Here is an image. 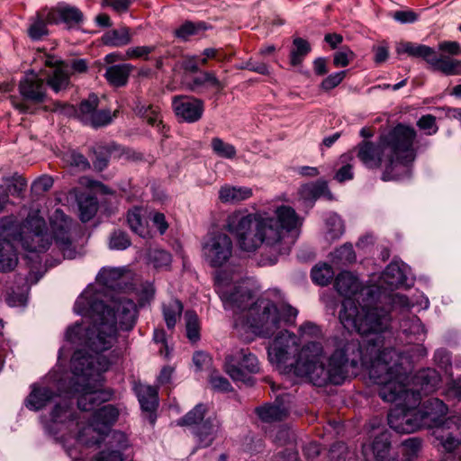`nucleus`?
Returning <instances> with one entry per match:
<instances>
[{"label":"nucleus","instance_id":"47","mask_svg":"<svg viewBox=\"0 0 461 461\" xmlns=\"http://www.w3.org/2000/svg\"><path fill=\"white\" fill-rule=\"evenodd\" d=\"M63 148H66L67 150L61 152V159L67 166L75 167L80 170L89 167L87 159L82 154L69 149L68 146H63Z\"/></svg>","mask_w":461,"mask_h":461},{"label":"nucleus","instance_id":"20","mask_svg":"<svg viewBox=\"0 0 461 461\" xmlns=\"http://www.w3.org/2000/svg\"><path fill=\"white\" fill-rule=\"evenodd\" d=\"M133 113L145 120L147 123L157 129V131L163 137L168 138L169 126L164 123L161 119V113L158 106L147 104L140 97H136L131 106Z\"/></svg>","mask_w":461,"mask_h":461},{"label":"nucleus","instance_id":"5","mask_svg":"<svg viewBox=\"0 0 461 461\" xmlns=\"http://www.w3.org/2000/svg\"><path fill=\"white\" fill-rule=\"evenodd\" d=\"M72 228V221L57 209L50 218L49 234L40 211L33 210L22 222L14 215L3 217L0 221V241L13 238L21 242V248L25 251L33 253L47 251L54 241L65 258L74 259L78 253L73 243Z\"/></svg>","mask_w":461,"mask_h":461},{"label":"nucleus","instance_id":"2","mask_svg":"<svg viewBox=\"0 0 461 461\" xmlns=\"http://www.w3.org/2000/svg\"><path fill=\"white\" fill-rule=\"evenodd\" d=\"M361 333L366 337L364 347L350 334L343 338H334V351L326 357L322 345L311 341L304 345L294 366L298 377L307 378L313 384L323 386L329 383L340 384L348 377L349 368L358 366L368 370L370 379L379 385V396L385 400H394L392 390V374L401 377L409 359L414 356L404 355L393 348H384V333ZM358 334L357 330H356Z\"/></svg>","mask_w":461,"mask_h":461},{"label":"nucleus","instance_id":"12","mask_svg":"<svg viewBox=\"0 0 461 461\" xmlns=\"http://www.w3.org/2000/svg\"><path fill=\"white\" fill-rule=\"evenodd\" d=\"M224 370L237 383L252 385V375L260 371L258 357L247 348H233L225 357Z\"/></svg>","mask_w":461,"mask_h":461},{"label":"nucleus","instance_id":"34","mask_svg":"<svg viewBox=\"0 0 461 461\" xmlns=\"http://www.w3.org/2000/svg\"><path fill=\"white\" fill-rule=\"evenodd\" d=\"M299 195L305 203H312L321 196H330L327 183L320 180L314 183L303 185L299 190Z\"/></svg>","mask_w":461,"mask_h":461},{"label":"nucleus","instance_id":"59","mask_svg":"<svg viewBox=\"0 0 461 461\" xmlns=\"http://www.w3.org/2000/svg\"><path fill=\"white\" fill-rule=\"evenodd\" d=\"M355 58V52L348 46H342L339 50L333 54V65L336 68H344L349 65Z\"/></svg>","mask_w":461,"mask_h":461},{"label":"nucleus","instance_id":"27","mask_svg":"<svg viewBox=\"0 0 461 461\" xmlns=\"http://www.w3.org/2000/svg\"><path fill=\"white\" fill-rule=\"evenodd\" d=\"M220 427V422L215 418H209L197 427H194L193 432L197 438L199 446L201 447L211 446L218 437Z\"/></svg>","mask_w":461,"mask_h":461},{"label":"nucleus","instance_id":"17","mask_svg":"<svg viewBox=\"0 0 461 461\" xmlns=\"http://www.w3.org/2000/svg\"><path fill=\"white\" fill-rule=\"evenodd\" d=\"M393 156L384 160L385 168L383 173V180H400L410 175L409 164L414 160L415 151L413 146L396 149Z\"/></svg>","mask_w":461,"mask_h":461},{"label":"nucleus","instance_id":"10","mask_svg":"<svg viewBox=\"0 0 461 461\" xmlns=\"http://www.w3.org/2000/svg\"><path fill=\"white\" fill-rule=\"evenodd\" d=\"M267 348L269 361L276 364L278 368H284L288 373L294 372V366L299 355L304 346L299 350V339L287 330H278Z\"/></svg>","mask_w":461,"mask_h":461},{"label":"nucleus","instance_id":"31","mask_svg":"<svg viewBox=\"0 0 461 461\" xmlns=\"http://www.w3.org/2000/svg\"><path fill=\"white\" fill-rule=\"evenodd\" d=\"M54 393L50 388L33 384L30 394L25 399V406L32 411H39L52 400Z\"/></svg>","mask_w":461,"mask_h":461},{"label":"nucleus","instance_id":"14","mask_svg":"<svg viewBox=\"0 0 461 461\" xmlns=\"http://www.w3.org/2000/svg\"><path fill=\"white\" fill-rule=\"evenodd\" d=\"M233 243L225 233L209 235L202 245V255L205 262L212 267H221L232 257Z\"/></svg>","mask_w":461,"mask_h":461},{"label":"nucleus","instance_id":"36","mask_svg":"<svg viewBox=\"0 0 461 461\" xmlns=\"http://www.w3.org/2000/svg\"><path fill=\"white\" fill-rule=\"evenodd\" d=\"M211 28L212 26L203 21H185L175 30L174 35L176 38L185 42L189 41L190 37L199 35L201 32H203Z\"/></svg>","mask_w":461,"mask_h":461},{"label":"nucleus","instance_id":"46","mask_svg":"<svg viewBox=\"0 0 461 461\" xmlns=\"http://www.w3.org/2000/svg\"><path fill=\"white\" fill-rule=\"evenodd\" d=\"M118 146H94L93 165L95 168L102 171L106 167L112 152L116 151Z\"/></svg>","mask_w":461,"mask_h":461},{"label":"nucleus","instance_id":"28","mask_svg":"<svg viewBox=\"0 0 461 461\" xmlns=\"http://www.w3.org/2000/svg\"><path fill=\"white\" fill-rule=\"evenodd\" d=\"M218 194L221 203L235 204L249 199L253 195V190L248 186L226 184L221 186Z\"/></svg>","mask_w":461,"mask_h":461},{"label":"nucleus","instance_id":"23","mask_svg":"<svg viewBox=\"0 0 461 461\" xmlns=\"http://www.w3.org/2000/svg\"><path fill=\"white\" fill-rule=\"evenodd\" d=\"M410 146H361L357 156L362 163L370 168L377 167L384 163L389 156L397 152L395 149L409 148Z\"/></svg>","mask_w":461,"mask_h":461},{"label":"nucleus","instance_id":"43","mask_svg":"<svg viewBox=\"0 0 461 461\" xmlns=\"http://www.w3.org/2000/svg\"><path fill=\"white\" fill-rule=\"evenodd\" d=\"M70 83V76L61 68L54 69L52 75L48 77L46 79L47 86H49L56 94L68 89Z\"/></svg>","mask_w":461,"mask_h":461},{"label":"nucleus","instance_id":"6","mask_svg":"<svg viewBox=\"0 0 461 461\" xmlns=\"http://www.w3.org/2000/svg\"><path fill=\"white\" fill-rule=\"evenodd\" d=\"M335 288L345 297L339 321L346 330L365 334L381 332L390 327L389 312L375 305L374 286H363L357 276L349 272H341L335 280Z\"/></svg>","mask_w":461,"mask_h":461},{"label":"nucleus","instance_id":"29","mask_svg":"<svg viewBox=\"0 0 461 461\" xmlns=\"http://www.w3.org/2000/svg\"><path fill=\"white\" fill-rule=\"evenodd\" d=\"M30 277L20 276L16 282V285H9L6 291V303L12 307H23L27 303L28 283Z\"/></svg>","mask_w":461,"mask_h":461},{"label":"nucleus","instance_id":"7","mask_svg":"<svg viewBox=\"0 0 461 461\" xmlns=\"http://www.w3.org/2000/svg\"><path fill=\"white\" fill-rule=\"evenodd\" d=\"M118 415V410L113 405L103 406L95 412L90 424H83L77 438H73L75 443L82 442L83 445L99 444L104 440L107 448L102 450L93 461L101 456L104 461H122V450L128 446L127 437L121 431L110 429Z\"/></svg>","mask_w":461,"mask_h":461},{"label":"nucleus","instance_id":"30","mask_svg":"<svg viewBox=\"0 0 461 461\" xmlns=\"http://www.w3.org/2000/svg\"><path fill=\"white\" fill-rule=\"evenodd\" d=\"M122 276V271L120 268L103 267L96 276V282L90 285L96 286L102 292V299H104L108 295V289L113 288Z\"/></svg>","mask_w":461,"mask_h":461},{"label":"nucleus","instance_id":"56","mask_svg":"<svg viewBox=\"0 0 461 461\" xmlns=\"http://www.w3.org/2000/svg\"><path fill=\"white\" fill-rule=\"evenodd\" d=\"M352 158V156L349 154H345L340 157L339 164H341V167L335 175V179L337 181L344 182L353 178L354 173L352 170V165L350 164Z\"/></svg>","mask_w":461,"mask_h":461},{"label":"nucleus","instance_id":"35","mask_svg":"<svg viewBox=\"0 0 461 461\" xmlns=\"http://www.w3.org/2000/svg\"><path fill=\"white\" fill-rule=\"evenodd\" d=\"M312 51V45L308 40L302 37H294L292 49L289 54V63L292 67L302 65L304 59Z\"/></svg>","mask_w":461,"mask_h":461},{"label":"nucleus","instance_id":"42","mask_svg":"<svg viewBox=\"0 0 461 461\" xmlns=\"http://www.w3.org/2000/svg\"><path fill=\"white\" fill-rule=\"evenodd\" d=\"M183 308L182 303L177 299H171L167 303H163V317L169 330L176 326L182 314Z\"/></svg>","mask_w":461,"mask_h":461},{"label":"nucleus","instance_id":"62","mask_svg":"<svg viewBox=\"0 0 461 461\" xmlns=\"http://www.w3.org/2000/svg\"><path fill=\"white\" fill-rule=\"evenodd\" d=\"M335 258L342 264L352 263L356 260V254L351 244H345L335 251Z\"/></svg>","mask_w":461,"mask_h":461},{"label":"nucleus","instance_id":"41","mask_svg":"<svg viewBox=\"0 0 461 461\" xmlns=\"http://www.w3.org/2000/svg\"><path fill=\"white\" fill-rule=\"evenodd\" d=\"M400 328L406 336H413L414 340H424L426 337V330L415 315L402 319Z\"/></svg>","mask_w":461,"mask_h":461},{"label":"nucleus","instance_id":"49","mask_svg":"<svg viewBox=\"0 0 461 461\" xmlns=\"http://www.w3.org/2000/svg\"><path fill=\"white\" fill-rule=\"evenodd\" d=\"M421 449V440L419 438H409L402 442L401 453L404 461H412Z\"/></svg>","mask_w":461,"mask_h":461},{"label":"nucleus","instance_id":"38","mask_svg":"<svg viewBox=\"0 0 461 461\" xmlns=\"http://www.w3.org/2000/svg\"><path fill=\"white\" fill-rule=\"evenodd\" d=\"M271 405L262 406L257 409L259 418L266 422H272L285 419L288 414V406L284 402H279Z\"/></svg>","mask_w":461,"mask_h":461},{"label":"nucleus","instance_id":"52","mask_svg":"<svg viewBox=\"0 0 461 461\" xmlns=\"http://www.w3.org/2000/svg\"><path fill=\"white\" fill-rule=\"evenodd\" d=\"M334 272L328 264L317 265L312 270V281L319 285H328L333 278Z\"/></svg>","mask_w":461,"mask_h":461},{"label":"nucleus","instance_id":"61","mask_svg":"<svg viewBox=\"0 0 461 461\" xmlns=\"http://www.w3.org/2000/svg\"><path fill=\"white\" fill-rule=\"evenodd\" d=\"M416 124L420 130L425 131L428 135H432L438 130L436 123V117L432 114L422 115L419 118Z\"/></svg>","mask_w":461,"mask_h":461},{"label":"nucleus","instance_id":"44","mask_svg":"<svg viewBox=\"0 0 461 461\" xmlns=\"http://www.w3.org/2000/svg\"><path fill=\"white\" fill-rule=\"evenodd\" d=\"M99 104L98 96L95 93H91L87 99L82 100L77 106V119L84 125L87 124L94 110L97 108Z\"/></svg>","mask_w":461,"mask_h":461},{"label":"nucleus","instance_id":"54","mask_svg":"<svg viewBox=\"0 0 461 461\" xmlns=\"http://www.w3.org/2000/svg\"><path fill=\"white\" fill-rule=\"evenodd\" d=\"M348 70H340L328 75L319 85V89L328 93L341 84L348 75Z\"/></svg>","mask_w":461,"mask_h":461},{"label":"nucleus","instance_id":"57","mask_svg":"<svg viewBox=\"0 0 461 461\" xmlns=\"http://www.w3.org/2000/svg\"><path fill=\"white\" fill-rule=\"evenodd\" d=\"M112 121L110 110H97L95 108L86 125L97 129L108 125Z\"/></svg>","mask_w":461,"mask_h":461},{"label":"nucleus","instance_id":"50","mask_svg":"<svg viewBox=\"0 0 461 461\" xmlns=\"http://www.w3.org/2000/svg\"><path fill=\"white\" fill-rule=\"evenodd\" d=\"M45 112L57 113L68 118L77 119V106L67 102L53 101L51 105L42 107Z\"/></svg>","mask_w":461,"mask_h":461},{"label":"nucleus","instance_id":"16","mask_svg":"<svg viewBox=\"0 0 461 461\" xmlns=\"http://www.w3.org/2000/svg\"><path fill=\"white\" fill-rule=\"evenodd\" d=\"M49 13L50 26L63 25L67 31L77 30L85 21L84 13L76 5L59 2L55 6H45Z\"/></svg>","mask_w":461,"mask_h":461},{"label":"nucleus","instance_id":"8","mask_svg":"<svg viewBox=\"0 0 461 461\" xmlns=\"http://www.w3.org/2000/svg\"><path fill=\"white\" fill-rule=\"evenodd\" d=\"M412 359H409L407 368H404V374L401 377H396V374H392L389 377L393 384L392 390L396 396L395 399L392 401L383 399L384 402L396 403V407L388 414V424L397 433L408 434L420 429L416 408L420 401V393L410 388L406 383L408 375L411 371Z\"/></svg>","mask_w":461,"mask_h":461},{"label":"nucleus","instance_id":"45","mask_svg":"<svg viewBox=\"0 0 461 461\" xmlns=\"http://www.w3.org/2000/svg\"><path fill=\"white\" fill-rule=\"evenodd\" d=\"M325 239L334 241L339 239L344 232V224L340 217L336 213H330L325 221Z\"/></svg>","mask_w":461,"mask_h":461},{"label":"nucleus","instance_id":"60","mask_svg":"<svg viewBox=\"0 0 461 461\" xmlns=\"http://www.w3.org/2000/svg\"><path fill=\"white\" fill-rule=\"evenodd\" d=\"M97 211L96 203L93 199H85L79 202V212L82 221H88Z\"/></svg>","mask_w":461,"mask_h":461},{"label":"nucleus","instance_id":"24","mask_svg":"<svg viewBox=\"0 0 461 461\" xmlns=\"http://www.w3.org/2000/svg\"><path fill=\"white\" fill-rule=\"evenodd\" d=\"M416 137L413 126L397 122L387 133L380 135L378 144H414Z\"/></svg>","mask_w":461,"mask_h":461},{"label":"nucleus","instance_id":"58","mask_svg":"<svg viewBox=\"0 0 461 461\" xmlns=\"http://www.w3.org/2000/svg\"><path fill=\"white\" fill-rule=\"evenodd\" d=\"M3 180L7 184L8 193L15 196H20L27 185L26 180L17 174L10 177H4Z\"/></svg>","mask_w":461,"mask_h":461},{"label":"nucleus","instance_id":"64","mask_svg":"<svg viewBox=\"0 0 461 461\" xmlns=\"http://www.w3.org/2000/svg\"><path fill=\"white\" fill-rule=\"evenodd\" d=\"M393 17L402 24L413 23L419 20V14L412 10L395 11Z\"/></svg>","mask_w":461,"mask_h":461},{"label":"nucleus","instance_id":"40","mask_svg":"<svg viewBox=\"0 0 461 461\" xmlns=\"http://www.w3.org/2000/svg\"><path fill=\"white\" fill-rule=\"evenodd\" d=\"M101 41L104 46L122 47L131 41V36L129 28L122 27L105 32L101 38Z\"/></svg>","mask_w":461,"mask_h":461},{"label":"nucleus","instance_id":"4","mask_svg":"<svg viewBox=\"0 0 461 461\" xmlns=\"http://www.w3.org/2000/svg\"><path fill=\"white\" fill-rule=\"evenodd\" d=\"M302 224L294 208L279 205L274 209L273 215L266 211L256 213L235 211L228 216L226 228L236 236L242 250L251 252L265 246L274 254V258L270 259L274 264L277 256L290 250L294 238L289 234L298 231Z\"/></svg>","mask_w":461,"mask_h":461},{"label":"nucleus","instance_id":"25","mask_svg":"<svg viewBox=\"0 0 461 461\" xmlns=\"http://www.w3.org/2000/svg\"><path fill=\"white\" fill-rule=\"evenodd\" d=\"M48 15L49 13L44 6L37 11L33 16L30 17L27 36L32 41H41L44 37L50 34V31L48 28V26L50 25Z\"/></svg>","mask_w":461,"mask_h":461},{"label":"nucleus","instance_id":"9","mask_svg":"<svg viewBox=\"0 0 461 461\" xmlns=\"http://www.w3.org/2000/svg\"><path fill=\"white\" fill-rule=\"evenodd\" d=\"M41 421L46 432L60 443L67 454L77 459V452L82 442L75 443L73 438H77V434L83 424L77 420L75 411L71 405L62 401L56 403L48 416H43Z\"/></svg>","mask_w":461,"mask_h":461},{"label":"nucleus","instance_id":"32","mask_svg":"<svg viewBox=\"0 0 461 461\" xmlns=\"http://www.w3.org/2000/svg\"><path fill=\"white\" fill-rule=\"evenodd\" d=\"M131 68L128 63L112 65L107 68L104 77L110 86L122 87L127 85Z\"/></svg>","mask_w":461,"mask_h":461},{"label":"nucleus","instance_id":"18","mask_svg":"<svg viewBox=\"0 0 461 461\" xmlns=\"http://www.w3.org/2000/svg\"><path fill=\"white\" fill-rule=\"evenodd\" d=\"M172 108L179 122L194 123L200 121L204 113V102L191 95H175Z\"/></svg>","mask_w":461,"mask_h":461},{"label":"nucleus","instance_id":"33","mask_svg":"<svg viewBox=\"0 0 461 461\" xmlns=\"http://www.w3.org/2000/svg\"><path fill=\"white\" fill-rule=\"evenodd\" d=\"M141 409L152 412L158 404V390L148 384H138L134 387Z\"/></svg>","mask_w":461,"mask_h":461},{"label":"nucleus","instance_id":"22","mask_svg":"<svg viewBox=\"0 0 461 461\" xmlns=\"http://www.w3.org/2000/svg\"><path fill=\"white\" fill-rule=\"evenodd\" d=\"M370 452L375 461H395L397 454L391 449V433L384 429L378 430L370 445L363 446V453Z\"/></svg>","mask_w":461,"mask_h":461},{"label":"nucleus","instance_id":"63","mask_svg":"<svg viewBox=\"0 0 461 461\" xmlns=\"http://www.w3.org/2000/svg\"><path fill=\"white\" fill-rule=\"evenodd\" d=\"M131 245L128 236L121 231H115L110 238L109 247L112 249H125Z\"/></svg>","mask_w":461,"mask_h":461},{"label":"nucleus","instance_id":"51","mask_svg":"<svg viewBox=\"0 0 461 461\" xmlns=\"http://www.w3.org/2000/svg\"><path fill=\"white\" fill-rule=\"evenodd\" d=\"M391 303L393 307H399L402 310H410L411 308L414 307L416 304H419L420 308L427 309L429 305V302L428 298L422 296V299L420 302H414L408 299L405 295L401 294H394L391 296Z\"/></svg>","mask_w":461,"mask_h":461},{"label":"nucleus","instance_id":"48","mask_svg":"<svg viewBox=\"0 0 461 461\" xmlns=\"http://www.w3.org/2000/svg\"><path fill=\"white\" fill-rule=\"evenodd\" d=\"M416 380L417 384H420L421 391L424 393H428L436 389L439 382V377L435 370L428 369L420 373Z\"/></svg>","mask_w":461,"mask_h":461},{"label":"nucleus","instance_id":"13","mask_svg":"<svg viewBox=\"0 0 461 461\" xmlns=\"http://www.w3.org/2000/svg\"><path fill=\"white\" fill-rule=\"evenodd\" d=\"M18 92L21 101L16 96H11L13 107L21 113H29V104H41L47 99L45 83L37 72L29 69L18 83Z\"/></svg>","mask_w":461,"mask_h":461},{"label":"nucleus","instance_id":"11","mask_svg":"<svg viewBox=\"0 0 461 461\" xmlns=\"http://www.w3.org/2000/svg\"><path fill=\"white\" fill-rule=\"evenodd\" d=\"M395 51L399 56L407 54L411 58H420L430 66L432 71H439L445 76L461 75V60L451 59L448 57H439L432 47L411 41H402L396 45Z\"/></svg>","mask_w":461,"mask_h":461},{"label":"nucleus","instance_id":"1","mask_svg":"<svg viewBox=\"0 0 461 461\" xmlns=\"http://www.w3.org/2000/svg\"><path fill=\"white\" fill-rule=\"evenodd\" d=\"M74 312L88 317L90 321L68 327L66 344L60 348L59 358L68 354L70 348L67 344L77 348L71 360L76 379L73 392L80 393L78 408L91 411L112 397L111 392L101 388L102 374L110 366L103 353L117 344L119 330L133 329L138 310L131 299L121 295H113L109 302H104L96 286L87 285L77 297Z\"/></svg>","mask_w":461,"mask_h":461},{"label":"nucleus","instance_id":"15","mask_svg":"<svg viewBox=\"0 0 461 461\" xmlns=\"http://www.w3.org/2000/svg\"><path fill=\"white\" fill-rule=\"evenodd\" d=\"M433 435L448 453L443 461H461V455L456 457L452 451L461 443V417H450L437 426Z\"/></svg>","mask_w":461,"mask_h":461},{"label":"nucleus","instance_id":"21","mask_svg":"<svg viewBox=\"0 0 461 461\" xmlns=\"http://www.w3.org/2000/svg\"><path fill=\"white\" fill-rule=\"evenodd\" d=\"M447 412L446 404L438 398L428 400L421 407L417 408L418 420L420 429H433L443 423V418Z\"/></svg>","mask_w":461,"mask_h":461},{"label":"nucleus","instance_id":"37","mask_svg":"<svg viewBox=\"0 0 461 461\" xmlns=\"http://www.w3.org/2000/svg\"><path fill=\"white\" fill-rule=\"evenodd\" d=\"M204 86L217 90L222 89L221 81L212 71H200L199 75L194 77L186 83V88L192 92H198L199 88Z\"/></svg>","mask_w":461,"mask_h":461},{"label":"nucleus","instance_id":"19","mask_svg":"<svg viewBox=\"0 0 461 461\" xmlns=\"http://www.w3.org/2000/svg\"><path fill=\"white\" fill-rule=\"evenodd\" d=\"M408 267L403 262L393 261L383 272L378 284L373 285L376 292L375 303L385 294L386 290H393L403 285L407 279Z\"/></svg>","mask_w":461,"mask_h":461},{"label":"nucleus","instance_id":"55","mask_svg":"<svg viewBox=\"0 0 461 461\" xmlns=\"http://www.w3.org/2000/svg\"><path fill=\"white\" fill-rule=\"evenodd\" d=\"M205 413V406L203 404H197L193 410H191L185 417L177 421L178 425H188L195 426L200 425L203 420Z\"/></svg>","mask_w":461,"mask_h":461},{"label":"nucleus","instance_id":"26","mask_svg":"<svg viewBox=\"0 0 461 461\" xmlns=\"http://www.w3.org/2000/svg\"><path fill=\"white\" fill-rule=\"evenodd\" d=\"M21 247V242L14 240L13 238H7L0 241V271H11L18 263L17 248Z\"/></svg>","mask_w":461,"mask_h":461},{"label":"nucleus","instance_id":"53","mask_svg":"<svg viewBox=\"0 0 461 461\" xmlns=\"http://www.w3.org/2000/svg\"><path fill=\"white\" fill-rule=\"evenodd\" d=\"M186 336L190 341L195 342L199 339L200 327L197 314L193 311H187L185 313Z\"/></svg>","mask_w":461,"mask_h":461},{"label":"nucleus","instance_id":"39","mask_svg":"<svg viewBox=\"0 0 461 461\" xmlns=\"http://www.w3.org/2000/svg\"><path fill=\"white\" fill-rule=\"evenodd\" d=\"M146 210L142 207H134L129 210L127 222L131 230L141 237L148 234V221L145 217Z\"/></svg>","mask_w":461,"mask_h":461},{"label":"nucleus","instance_id":"3","mask_svg":"<svg viewBox=\"0 0 461 461\" xmlns=\"http://www.w3.org/2000/svg\"><path fill=\"white\" fill-rule=\"evenodd\" d=\"M241 276L235 271H226L215 276V287L224 308L235 312L234 328L240 336L249 334L269 338L274 336L282 324L293 323L298 311L286 303L275 304L269 300L260 299L249 305L251 293L247 286L239 285Z\"/></svg>","mask_w":461,"mask_h":461}]
</instances>
